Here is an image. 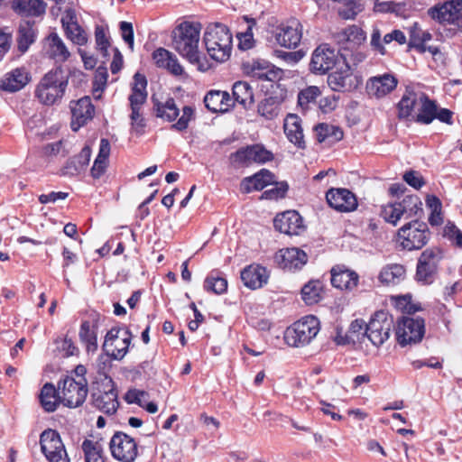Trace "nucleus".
Wrapping results in <instances>:
<instances>
[{
  "label": "nucleus",
  "mask_w": 462,
  "mask_h": 462,
  "mask_svg": "<svg viewBox=\"0 0 462 462\" xmlns=\"http://www.w3.org/2000/svg\"><path fill=\"white\" fill-rule=\"evenodd\" d=\"M395 327L392 314L383 310H377L365 325L364 335L374 346H380L390 337L391 331Z\"/></svg>",
  "instance_id": "obj_6"
},
{
  "label": "nucleus",
  "mask_w": 462,
  "mask_h": 462,
  "mask_svg": "<svg viewBox=\"0 0 462 462\" xmlns=\"http://www.w3.org/2000/svg\"><path fill=\"white\" fill-rule=\"evenodd\" d=\"M428 14L440 23H448L462 28V0H450L436 5L428 10Z\"/></svg>",
  "instance_id": "obj_13"
},
{
  "label": "nucleus",
  "mask_w": 462,
  "mask_h": 462,
  "mask_svg": "<svg viewBox=\"0 0 462 462\" xmlns=\"http://www.w3.org/2000/svg\"><path fill=\"white\" fill-rule=\"evenodd\" d=\"M148 396V393L143 390H137V389H130L126 392L125 394V401L131 404L135 403L138 406L143 405V400L142 397Z\"/></svg>",
  "instance_id": "obj_62"
},
{
  "label": "nucleus",
  "mask_w": 462,
  "mask_h": 462,
  "mask_svg": "<svg viewBox=\"0 0 462 462\" xmlns=\"http://www.w3.org/2000/svg\"><path fill=\"white\" fill-rule=\"evenodd\" d=\"M91 148L85 145L80 152L68 159L65 165L61 169V174L64 176H77L86 170L91 157Z\"/></svg>",
  "instance_id": "obj_26"
},
{
  "label": "nucleus",
  "mask_w": 462,
  "mask_h": 462,
  "mask_svg": "<svg viewBox=\"0 0 462 462\" xmlns=\"http://www.w3.org/2000/svg\"><path fill=\"white\" fill-rule=\"evenodd\" d=\"M127 346L123 347H116L113 350H110L108 348V353H105L106 358L104 359V356L100 355L98 357V371L100 372L101 369H104L106 366V363H109V359L113 360H121L124 358V356L127 354ZM110 366V364H108Z\"/></svg>",
  "instance_id": "obj_54"
},
{
  "label": "nucleus",
  "mask_w": 462,
  "mask_h": 462,
  "mask_svg": "<svg viewBox=\"0 0 462 462\" xmlns=\"http://www.w3.org/2000/svg\"><path fill=\"white\" fill-rule=\"evenodd\" d=\"M232 96L234 103H239L245 109H251L254 104L253 88L246 81L235 82L232 88Z\"/></svg>",
  "instance_id": "obj_35"
},
{
  "label": "nucleus",
  "mask_w": 462,
  "mask_h": 462,
  "mask_svg": "<svg viewBox=\"0 0 462 462\" xmlns=\"http://www.w3.org/2000/svg\"><path fill=\"white\" fill-rule=\"evenodd\" d=\"M109 448L112 457L122 462H134L138 456L135 440L122 431H116L110 439Z\"/></svg>",
  "instance_id": "obj_12"
},
{
  "label": "nucleus",
  "mask_w": 462,
  "mask_h": 462,
  "mask_svg": "<svg viewBox=\"0 0 462 462\" xmlns=\"http://www.w3.org/2000/svg\"><path fill=\"white\" fill-rule=\"evenodd\" d=\"M274 262L283 270L298 271L307 263L308 255L298 247L283 248L275 253Z\"/></svg>",
  "instance_id": "obj_17"
},
{
  "label": "nucleus",
  "mask_w": 462,
  "mask_h": 462,
  "mask_svg": "<svg viewBox=\"0 0 462 462\" xmlns=\"http://www.w3.org/2000/svg\"><path fill=\"white\" fill-rule=\"evenodd\" d=\"M289 117L292 122L289 123L288 120L285 121L284 133L291 143L299 149L304 150L306 148V143L304 141L301 121L296 115H290Z\"/></svg>",
  "instance_id": "obj_36"
},
{
  "label": "nucleus",
  "mask_w": 462,
  "mask_h": 462,
  "mask_svg": "<svg viewBox=\"0 0 462 462\" xmlns=\"http://www.w3.org/2000/svg\"><path fill=\"white\" fill-rule=\"evenodd\" d=\"M91 402L93 406L106 415H113L116 412L119 407L118 391L110 376L106 375L100 384L93 386Z\"/></svg>",
  "instance_id": "obj_5"
},
{
  "label": "nucleus",
  "mask_w": 462,
  "mask_h": 462,
  "mask_svg": "<svg viewBox=\"0 0 462 462\" xmlns=\"http://www.w3.org/2000/svg\"><path fill=\"white\" fill-rule=\"evenodd\" d=\"M402 180L409 186L412 187L415 189H420L426 183V181H425L423 176L420 174V172L411 170V169L409 171H406L403 173Z\"/></svg>",
  "instance_id": "obj_56"
},
{
  "label": "nucleus",
  "mask_w": 462,
  "mask_h": 462,
  "mask_svg": "<svg viewBox=\"0 0 462 462\" xmlns=\"http://www.w3.org/2000/svg\"><path fill=\"white\" fill-rule=\"evenodd\" d=\"M408 51L411 49L416 50L420 54L426 52V44L423 43L420 34V28L418 23H414L409 30Z\"/></svg>",
  "instance_id": "obj_49"
},
{
  "label": "nucleus",
  "mask_w": 462,
  "mask_h": 462,
  "mask_svg": "<svg viewBox=\"0 0 462 462\" xmlns=\"http://www.w3.org/2000/svg\"><path fill=\"white\" fill-rule=\"evenodd\" d=\"M86 462H106L104 449L98 441L85 439L81 445Z\"/></svg>",
  "instance_id": "obj_44"
},
{
  "label": "nucleus",
  "mask_w": 462,
  "mask_h": 462,
  "mask_svg": "<svg viewBox=\"0 0 462 462\" xmlns=\"http://www.w3.org/2000/svg\"><path fill=\"white\" fill-rule=\"evenodd\" d=\"M273 185H274L273 188L266 189L262 193L260 199L278 200L286 197L290 188L286 180L278 181L275 180Z\"/></svg>",
  "instance_id": "obj_48"
},
{
  "label": "nucleus",
  "mask_w": 462,
  "mask_h": 462,
  "mask_svg": "<svg viewBox=\"0 0 462 462\" xmlns=\"http://www.w3.org/2000/svg\"><path fill=\"white\" fill-rule=\"evenodd\" d=\"M73 35L67 36L73 43L77 45H84L88 42V37L78 23H74L72 25Z\"/></svg>",
  "instance_id": "obj_63"
},
{
  "label": "nucleus",
  "mask_w": 462,
  "mask_h": 462,
  "mask_svg": "<svg viewBox=\"0 0 462 462\" xmlns=\"http://www.w3.org/2000/svg\"><path fill=\"white\" fill-rule=\"evenodd\" d=\"M119 29L124 42L128 45L131 51L134 50V33L132 23L122 21L119 23Z\"/></svg>",
  "instance_id": "obj_58"
},
{
  "label": "nucleus",
  "mask_w": 462,
  "mask_h": 462,
  "mask_svg": "<svg viewBox=\"0 0 462 462\" xmlns=\"http://www.w3.org/2000/svg\"><path fill=\"white\" fill-rule=\"evenodd\" d=\"M140 111L141 107H131L130 119L135 131L139 134H143V129L146 126V121Z\"/></svg>",
  "instance_id": "obj_59"
},
{
  "label": "nucleus",
  "mask_w": 462,
  "mask_h": 462,
  "mask_svg": "<svg viewBox=\"0 0 462 462\" xmlns=\"http://www.w3.org/2000/svg\"><path fill=\"white\" fill-rule=\"evenodd\" d=\"M420 102V92L407 88L401 100L397 104L398 118L400 120H412L414 109Z\"/></svg>",
  "instance_id": "obj_28"
},
{
  "label": "nucleus",
  "mask_w": 462,
  "mask_h": 462,
  "mask_svg": "<svg viewBox=\"0 0 462 462\" xmlns=\"http://www.w3.org/2000/svg\"><path fill=\"white\" fill-rule=\"evenodd\" d=\"M344 59V68H340L328 75V85L333 91L345 92L351 91L357 87V81L355 82L350 69V66L346 62V58L341 55Z\"/></svg>",
  "instance_id": "obj_20"
},
{
  "label": "nucleus",
  "mask_w": 462,
  "mask_h": 462,
  "mask_svg": "<svg viewBox=\"0 0 462 462\" xmlns=\"http://www.w3.org/2000/svg\"><path fill=\"white\" fill-rule=\"evenodd\" d=\"M151 99L156 117L166 120L167 122H173L179 116L180 109L177 107L173 97H168L164 103L159 101L154 95L152 96Z\"/></svg>",
  "instance_id": "obj_33"
},
{
  "label": "nucleus",
  "mask_w": 462,
  "mask_h": 462,
  "mask_svg": "<svg viewBox=\"0 0 462 462\" xmlns=\"http://www.w3.org/2000/svg\"><path fill=\"white\" fill-rule=\"evenodd\" d=\"M370 45L374 51L379 52L381 55H384L386 53V50L381 42V31L376 26H374L373 28Z\"/></svg>",
  "instance_id": "obj_64"
},
{
  "label": "nucleus",
  "mask_w": 462,
  "mask_h": 462,
  "mask_svg": "<svg viewBox=\"0 0 462 462\" xmlns=\"http://www.w3.org/2000/svg\"><path fill=\"white\" fill-rule=\"evenodd\" d=\"M204 289L215 294H223L227 290V280L218 271H212L204 281Z\"/></svg>",
  "instance_id": "obj_43"
},
{
  "label": "nucleus",
  "mask_w": 462,
  "mask_h": 462,
  "mask_svg": "<svg viewBox=\"0 0 462 462\" xmlns=\"http://www.w3.org/2000/svg\"><path fill=\"white\" fill-rule=\"evenodd\" d=\"M252 144L241 147L229 156V160L234 166H248L253 161Z\"/></svg>",
  "instance_id": "obj_47"
},
{
  "label": "nucleus",
  "mask_w": 462,
  "mask_h": 462,
  "mask_svg": "<svg viewBox=\"0 0 462 462\" xmlns=\"http://www.w3.org/2000/svg\"><path fill=\"white\" fill-rule=\"evenodd\" d=\"M70 109L72 114L70 128L73 132L79 131L80 127L87 125L93 118L95 113V106L88 96H85L78 101H71Z\"/></svg>",
  "instance_id": "obj_18"
},
{
  "label": "nucleus",
  "mask_w": 462,
  "mask_h": 462,
  "mask_svg": "<svg viewBox=\"0 0 462 462\" xmlns=\"http://www.w3.org/2000/svg\"><path fill=\"white\" fill-rule=\"evenodd\" d=\"M319 331V320L313 315L305 316L284 331L285 343L293 347L308 345Z\"/></svg>",
  "instance_id": "obj_4"
},
{
  "label": "nucleus",
  "mask_w": 462,
  "mask_h": 462,
  "mask_svg": "<svg viewBox=\"0 0 462 462\" xmlns=\"http://www.w3.org/2000/svg\"><path fill=\"white\" fill-rule=\"evenodd\" d=\"M60 391V402L69 408H77L81 406L88 395V386L86 378L77 382L73 377L66 375L58 383Z\"/></svg>",
  "instance_id": "obj_10"
},
{
  "label": "nucleus",
  "mask_w": 462,
  "mask_h": 462,
  "mask_svg": "<svg viewBox=\"0 0 462 462\" xmlns=\"http://www.w3.org/2000/svg\"><path fill=\"white\" fill-rule=\"evenodd\" d=\"M47 40L50 42L51 58L60 57L61 61H66L69 58L70 52L58 33L51 32Z\"/></svg>",
  "instance_id": "obj_46"
},
{
  "label": "nucleus",
  "mask_w": 462,
  "mask_h": 462,
  "mask_svg": "<svg viewBox=\"0 0 462 462\" xmlns=\"http://www.w3.org/2000/svg\"><path fill=\"white\" fill-rule=\"evenodd\" d=\"M397 83L394 76L384 74L370 79L366 83V90L371 96L382 97L391 93L397 87Z\"/></svg>",
  "instance_id": "obj_25"
},
{
  "label": "nucleus",
  "mask_w": 462,
  "mask_h": 462,
  "mask_svg": "<svg viewBox=\"0 0 462 462\" xmlns=\"http://www.w3.org/2000/svg\"><path fill=\"white\" fill-rule=\"evenodd\" d=\"M42 452L47 456L49 452L63 449V443L60 433L56 430L47 429L40 435Z\"/></svg>",
  "instance_id": "obj_40"
},
{
  "label": "nucleus",
  "mask_w": 462,
  "mask_h": 462,
  "mask_svg": "<svg viewBox=\"0 0 462 462\" xmlns=\"http://www.w3.org/2000/svg\"><path fill=\"white\" fill-rule=\"evenodd\" d=\"M31 80L24 68H16L0 79V90L14 93L23 88Z\"/></svg>",
  "instance_id": "obj_24"
},
{
  "label": "nucleus",
  "mask_w": 462,
  "mask_h": 462,
  "mask_svg": "<svg viewBox=\"0 0 462 462\" xmlns=\"http://www.w3.org/2000/svg\"><path fill=\"white\" fill-rule=\"evenodd\" d=\"M316 133L318 143L328 141L331 144L341 141L344 137L343 130L337 125L327 123H319L313 128Z\"/></svg>",
  "instance_id": "obj_37"
},
{
  "label": "nucleus",
  "mask_w": 462,
  "mask_h": 462,
  "mask_svg": "<svg viewBox=\"0 0 462 462\" xmlns=\"http://www.w3.org/2000/svg\"><path fill=\"white\" fill-rule=\"evenodd\" d=\"M280 32L276 33L277 42L285 48H296L300 42L301 33L297 28L292 26L281 27Z\"/></svg>",
  "instance_id": "obj_41"
},
{
  "label": "nucleus",
  "mask_w": 462,
  "mask_h": 462,
  "mask_svg": "<svg viewBox=\"0 0 462 462\" xmlns=\"http://www.w3.org/2000/svg\"><path fill=\"white\" fill-rule=\"evenodd\" d=\"M203 42L212 60L224 62L229 59L233 37L226 25L220 23L208 24L204 32Z\"/></svg>",
  "instance_id": "obj_2"
},
{
  "label": "nucleus",
  "mask_w": 462,
  "mask_h": 462,
  "mask_svg": "<svg viewBox=\"0 0 462 462\" xmlns=\"http://www.w3.org/2000/svg\"><path fill=\"white\" fill-rule=\"evenodd\" d=\"M286 97L287 89L284 87H282V85L276 84L270 95L258 104V114L267 120L276 118L281 112V106Z\"/></svg>",
  "instance_id": "obj_14"
},
{
  "label": "nucleus",
  "mask_w": 462,
  "mask_h": 462,
  "mask_svg": "<svg viewBox=\"0 0 462 462\" xmlns=\"http://www.w3.org/2000/svg\"><path fill=\"white\" fill-rule=\"evenodd\" d=\"M331 284L339 290L352 291L358 284V274L348 269L335 266L331 269Z\"/></svg>",
  "instance_id": "obj_27"
},
{
  "label": "nucleus",
  "mask_w": 462,
  "mask_h": 462,
  "mask_svg": "<svg viewBox=\"0 0 462 462\" xmlns=\"http://www.w3.org/2000/svg\"><path fill=\"white\" fill-rule=\"evenodd\" d=\"M47 5L43 0H13L12 9L21 16L38 17L45 14Z\"/></svg>",
  "instance_id": "obj_29"
},
{
  "label": "nucleus",
  "mask_w": 462,
  "mask_h": 462,
  "mask_svg": "<svg viewBox=\"0 0 462 462\" xmlns=\"http://www.w3.org/2000/svg\"><path fill=\"white\" fill-rule=\"evenodd\" d=\"M69 83V74L61 65L48 71L37 85L35 97L45 106L60 102Z\"/></svg>",
  "instance_id": "obj_1"
},
{
  "label": "nucleus",
  "mask_w": 462,
  "mask_h": 462,
  "mask_svg": "<svg viewBox=\"0 0 462 462\" xmlns=\"http://www.w3.org/2000/svg\"><path fill=\"white\" fill-rule=\"evenodd\" d=\"M79 337L80 341L86 345L88 353H94L97 350V324L90 325L88 320H83L80 325Z\"/></svg>",
  "instance_id": "obj_39"
},
{
  "label": "nucleus",
  "mask_w": 462,
  "mask_h": 462,
  "mask_svg": "<svg viewBox=\"0 0 462 462\" xmlns=\"http://www.w3.org/2000/svg\"><path fill=\"white\" fill-rule=\"evenodd\" d=\"M321 94L320 89L317 86H310L298 94V104L301 108H305L311 102H315L316 98Z\"/></svg>",
  "instance_id": "obj_51"
},
{
  "label": "nucleus",
  "mask_w": 462,
  "mask_h": 462,
  "mask_svg": "<svg viewBox=\"0 0 462 462\" xmlns=\"http://www.w3.org/2000/svg\"><path fill=\"white\" fill-rule=\"evenodd\" d=\"M400 203L402 213L408 217H420L423 215L422 202L417 195H407Z\"/></svg>",
  "instance_id": "obj_45"
},
{
  "label": "nucleus",
  "mask_w": 462,
  "mask_h": 462,
  "mask_svg": "<svg viewBox=\"0 0 462 462\" xmlns=\"http://www.w3.org/2000/svg\"><path fill=\"white\" fill-rule=\"evenodd\" d=\"M338 43L350 45L351 48H358L366 41V32L359 26L353 24L346 27L335 35ZM348 49L349 46H346Z\"/></svg>",
  "instance_id": "obj_30"
},
{
  "label": "nucleus",
  "mask_w": 462,
  "mask_h": 462,
  "mask_svg": "<svg viewBox=\"0 0 462 462\" xmlns=\"http://www.w3.org/2000/svg\"><path fill=\"white\" fill-rule=\"evenodd\" d=\"M203 102L208 110L212 113H227L235 103L227 91L211 89L204 97Z\"/></svg>",
  "instance_id": "obj_21"
},
{
  "label": "nucleus",
  "mask_w": 462,
  "mask_h": 462,
  "mask_svg": "<svg viewBox=\"0 0 462 462\" xmlns=\"http://www.w3.org/2000/svg\"><path fill=\"white\" fill-rule=\"evenodd\" d=\"M252 149L254 152V162L263 164L265 162L273 161L274 158L273 153L271 151L267 150L263 144H252Z\"/></svg>",
  "instance_id": "obj_55"
},
{
  "label": "nucleus",
  "mask_w": 462,
  "mask_h": 462,
  "mask_svg": "<svg viewBox=\"0 0 462 462\" xmlns=\"http://www.w3.org/2000/svg\"><path fill=\"white\" fill-rule=\"evenodd\" d=\"M322 283L319 280H310L301 288V299L307 305H313L321 300Z\"/></svg>",
  "instance_id": "obj_42"
},
{
  "label": "nucleus",
  "mask_w": 462,
  "mask_h": 462,
  "mask_svg": "<svg viewBox=\"0 0 462 462\" xmlns=\"http://www.w3.org/2000/svg\"><path fill=\"white\" fill-rule=\"evenodd\" d=\"M437 101L431 99L426 93L420 92V102L418 113L413 116L412 121L420 125H430L435 119Z\"/></svg>",
  "instance_id": "obj_31"
},
{
  "label": "nucleus",
  "mask_w": 462,
  "mask_h": 462,
  "mask_svg": "<svg viewBox=\"0 0 462 462\" xmlns=\"http://www.w3.org/2000/svg\"><path fill=\"white\" fill-rule=\"evenodd\" d=\"M337 61L336 50L328 44H321L315 49L310 62V70L315 74H326Z\"/></svg>",
  "instance_id": "obj_15"
},
{
  "label": "nucleus",
  "mask_w": 462,
  "mask_h": 462,
  "mask_svg": "<svg viewBox=\"0 0 462 462\" xmlns=\"http://www.w3.org/2000/svg\"><path fill=\"white\" fill-rule=\"evenodd\" d=\"M74 23H78L75 10L72 8L66 9L65 14L61 18V23L66 36L73 35L72 25Z\"/></svg>",
  "instance_id": "obj_61"
},
{
  "label": "nucleus",
  "mask_w": 462,
  "mask_h": 462,
  "mask_svg": "<svg viewBox=\"0 0 462 462\" xmlns=\"http://www.w3.org/2000/svg\"><path fill=\"white\" fill-rule=\"evenodd\" d=\"M60 391L55 388L52 383L43 384L39 394V401L46 412H53L57 410L60 402Z\"/></svg>",
  "instance_id": "obj_32"
},
{
  "label": "nucleus",
  "mask_w": 462,
  "mask_h": 462,
  "mask_svg": "<svg viewBox=\"0 0 462 462\" xmlns=\"http://www.w3.org/2000/svg\"><path fill=\"white\" fill-rule=\"evenodd\" d=\"M194 108L190 106H185L182 108V116L178 119V121L171 125V130H176L179 132L185 131L188 126L189 121L194 119Z\"/></svg>",
  "instance_id": "obj_53"
},
{
  "label": "nucleus",
  "mask_w": 462,
  "mask_h": 462,
  "mask_svg": "<svg viewBox=\"0 0 462 462\" xmlns=\"http://www.w3.org/2000/svg\"><path fill=\"white\" fill-rule=\"evenodd\" d=\"M399 238H402V246L409 251L422 248L430 236L428 225L418 218L410 221L398 230Z\"/></svg>",
  "instance_id": "obj_9"
},
{
  "label": "nucleus",
  "mask_w": 462,
  "mask_h": 462,
  "mask_svg": "<svg viewBox=\"0 0 462 462\" xmlns=\"http://www.w3.org/2000/svg\"><path fill=\"white\" fill-rule=\"evenodd\" d=\"M201 24L183 22L172 32L173 48L188 61L197 60V50L199 42Z\"/></svg>",
  "instance_id": "obj_3"
},
{
  "label": "nucleus",
  "mask_w": 462,
  "mask_h": 462,
  "mask_svg": "<svg viewBox=\"0 0 462 462\" xmlns=\"http://www.w3.org/2000/svg\"><path fill=\"white\" fill-rule=\"evenodd\" d=\"M243 72L256 80L276 82L282 79L283 71L264 59H252L243 61L241 65Z\"/></svg>",
  "instance_id": "obj_11"
},
{
  "label": "nucleus",
  "mask_w": 462,
  "mask_h": 462,
  "mask_svg": "<svg viewBox=\"0 0 462 462\" xmlns=\"http://www.w3.org/2000/svg\"><path fill=\"white\" fill-rule=\"evenodd\" d=\"M402 215L403 213L400 203H390L383 207L381 211V217L386 222L391 223L393 226H396L397 222L400 220Z\"/></svg>",
  "instance_id": "obj_50"
},
{
  "label": "nucleus",
  "mask_w": 462,
  "mask_h": 462,
  "mask_svg": "<svg viewBox=\"0 0 462 462\" xmlns=\"http://www.w3.org/2000/svg\"><path fill=\"white\" fill-rule=\"evenodd\" d=\"M171 54V51L162 47H160L152 52V56L154 63L158 68L165 69L167 66H169V59Z\"/></svg>",
  "instance_id": "obj_60"
},
{
  "label": "nucleus",
  "mask_w": 462,
  "mask_h": 462,
  "mask_svg": "<svg viewBox=\"0 0 462 462\" xmlns=\"http://www.w3.org/2000/svg\"><path fill=\"white\" fill-rule=\"evenodd\" d=\"M328 206L338 212H352L357 208L356 195L345 188H331L326 193Z\"/></svg>",
  "instance_id": "obj_16"
},
{
  "label": "nucleus",
  "mask_w": 462,
  "mask_h": 462,
  "mask_svg": "<svg viewBox=\"0 0 462 462\" xmlns=\"http://www.w3.org/2000/svg\"><path fill=\"white\" fill-rule=\"evenodd\" d=\"M275 230L288 236L299 235L305 230L302 217L296 210L277 214L273 219Z\"/></svg>",
  "instance_id": "obj_19"
},
{
  "label": "nucleus",
  "mask_w": 462,
  "mask_h": 462,
  "mask_svg": "<svg viewBox=\"0 0 462 462\" xmlns=\"http://www.w3.org/2000/svg\"><path fill=\"white\" fill-rule=\"evenodd\" d=\"M276 176L270 170L263 168L254 174L242 180L240 189L243 193L263 190L275 182Z\"/></svg>",
  "instance_id": "obj_22"
},
{
  "label": "nucleus",
  "mask_w": 462,
  "mask_h": 462,
  "mask_svg": "<svg viewBox=\"0 0 462 462\" xmlns=\"http://www.w3.org/2000/svg\"><path fill=\"white\" fill-rule=\"evenodd\" d=\"M240 277L245 287L256 290L267 283L269 274L265 267L251 264L241 271Z\"/></svg>",
  "instance_id": "obj_23"
},
{
  "label": "nucleus",
  "mask_w": 462,
  "mask_h": 462,
  "mask_svg": "<svg viewBox=\"0 0 462 462\" xmlns=\"http://www.w3.org/2000/svg\"><path fill=\"white\" fill-rule=\"evenodd\" d=\"M406 270L402 264L393 263L384 266L378 276L381 283L385 285L399 284L405 279Z\"/></svg>",
  "instance_id": "obj_38"
},
{
  "label": "nucleus",
  "mask_w": 462,
  "mask_h": 462,
  "mask_svg": "<svg viewBox=\"0 0 462 462\" xmlns=\"http://www.w3.org/2000/svg\"><path fill=\"white\" fill-rule=\"evenodd\" d=\"M34 21H25L19 25L17 30V49L23 54L30 46L35 42L37 38V30L34 29Z\"/></svg>",
  "instance_id": "obj_34"
},
{
  "label": "nucleus",
  "mask_w": 462,
  "mask_h": 462,
  "mask_svg": "<svg viewBox=\"0 0 462 462\" xmlns=\"http://www.w3.org/2000/svg\"><path fill=\"white\" fill-rule=\"evenodd\" d=\"M442 251L438 247L427 248L418 259L414 279L422 285H430L438 276Z\"/></svg>",
  "instance_id": "obj_7"
},
{
  "label": "nucleus",
  "mask_w": 462,
  "mask_h": 462,
  "mask_svg": "<svg viewBox=\"0 0 462 462\" xmlns=\"http://www.w3.org/2000/svg\"><path fill=\"white\" fill-rule=\"evenodd\" d=\"M425 334V320L422 318L402 316L395 327V337L401 346L420 343Z\"/></svg>",
  "instance_id": "obj_8"
},
{
  "label": "nucleus",
  "mask_w": 462,
  "mask_h": 462,
  "mask_svg": "<svg viewBox=\"0 0 462 462\" xmlns=\"http://www.w3.org/2000/svg\"><path fill=\"white\" fill-rule=\"evenodd\" d=\"M341 3L344 4V7L338 10L339 16L345 20L355 19L358 12H360L356 0H345Z\"/></svg>",
  "instance_id": "obj_57"
},
{
  "label": "nucleus",
  "mask_w": 462,
  "mask_h": 462,
  "mask_svg": "<svg viewBox=\"0 0 462 462\" xmlns=\"http://www.w3.org/2000/svg\"><path fill=\"white\" fill-rule=\"evenodd\" d=\"M443 236L453 245L462 248V231L453 223L448 221L443 228Z\"/></svg>",
  "instance_id": "obj_52"
}]
</instances>
